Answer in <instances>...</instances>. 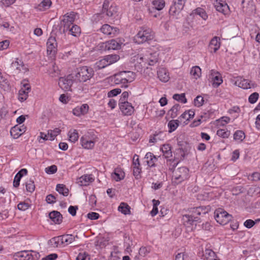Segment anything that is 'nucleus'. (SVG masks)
Returning <instances> with one entry per match:
<instances>
[{
  "label": "nucleus",
  "instance_id": "obj_54",
  "mask_svg": "<svg viewBox=\"0 0 260 260\" xmlns=\"http://www.w3.org/2000/svg\"><path fill=\"white\" fill-rule=\"evenodd\" d=\"M204 98L200 95L197 96L194 100V104L196 106L200 107L203 105Z\"/></svg>",
  "mask_w": 260,
  "mask_h": 260
},
{
  "label": "nucleus",
  "instance_id": "obj_62",
  "mask_svg": "<svg viewBox=\"0 0 260 260\" xmlns=\"http://www.w3.org/2000/svg\"><path fill=\"white\" fill-rule=\"evenodd\" d=\"M255 224V222L252 219H247L244 223V225L247 228L250 229Z\"/></svg>",
  "mask_w": 260,
  "mask_h": 260
},
{
  "label": "nucleus",
  "instance_id": "obj_41",
  "mask_svg": "<svg viewBox=\"0 0 260 260\" xmlns=\"http://www.w3.org/2000/svg\"><path fill=\"white\" fill-rule=\"evenodd\" d=\"M245 138V134L242 131H237L234 134V139L238 143L242 142Z\"/></svg>",
  "mask_w": 260,
  "mask_h": 260
},
{
  "label": "nucleus",
  "instance_id": "obj_5",
  "mask_svg": "<svg viewBox=\"0 0 260 260\" xmlns=\"http://www.w3.org/2000/svg\"><path fill=\"white\" fill-rule=\"evenodd\" d=\"M120 57L117 54H110L104 56L96 61L94 65L96 70H100L106 68L118 61Z\"/></svg>",
  "mask_w": 260,
  "mask_h": 260
},
{
  "label": "nucleus",
  "instance_id": "obj_7",
  "mask_svg": "<svg viewBox=\"0 0 260 260\" xmlns=\"http://www.w3.org/2000/svg\"><path fill=\"white\" fill-rule=\"evenodd\" d=\"M214 217L216 221L220 224H226L232 218L231 215L221 209H218L214 212Z\"/></svg>",
  "mask_w": 260,
  "mask_h": 260
},
{
  "label": "nucleus",
  "instance_id": "obj_36",
  "mask_svg": "<svg viewBox=\"0 0 260 260\" xmlns=\"http://www.w3.org/2000/svg\"><path fill=\"white\" fill-rule=\"evenodd\" d=\"M194 115V111L190 110H188V111H185L183 114H182L179 117V119L181 121H182L184 119L186 121H188L190 119L193 118Z\"/></svg>",
  "mask_w": 260,
  "mask_h": 260
},
{
  "label": "nucleus",
  "instance_id": "obj_26",
  "mask_svg": "<svg viewBox=\"0 0 260 260\" xmlns=\"http://www.w3.org/2000/svg\"><path fill=\"white\" fill-rule=\"evenodd\" d=\"M125 173L121 168H116L111 174L112 178L116 181H120L124 178Z\"/></svg>",
  "mask_w": 260,
  "mask_h": 260
},
{
  "label": "nucleus",
  "instance_id": "obj_18",
  "mask_svg": "<svg viewBox=\"0 0 260 260\" xmlns=\"http://www.w3.org/2000/svg\"><path fill=\"white\" fill-rule=\"evenodd\" d=\"M94 180V178L92 175H84L77 179V183L80 186H87Z\"/></svg>",
  "mask_w": 260,
  "mask_h": 260
},
{
  "label": "nucleus",
  "instance_id": "obj_1",
  "mask_svg": "<svg viewBox=\"0 0 260 260\" xmlns=\"http://www.w3.org/2000/svg\"><path fill=\"white\" fill-rule=\"evenodd\" d=\"M136 78V74L132 71H121L111 77V81L115 84L120 85L122 87L127 88L128 84Z\"/></svg>",
  "mask_w": 260,
  "mask_h": 260
},
{
  "label": "nucleus",
  "instance_id": "obj_14",
  "mask_svg": "<svg viewBox=\"0 0 260 260\" xmlns=\"http://www.w3.org/2000/svg\"><path fill=\"white\" fill-rule=\"evenodd\" d=\"M187 0H174V3L170 9V13L172 15L178 14L184 8Z\"/></svg>",
  "mask_w": 260,
  "mask_h": 260
},
{
  "label": "nucleus",
  "instance_id": "obj_43",
  "mask_svg": "<svg viewBox=\"0 0 260 260\" xmlns=\"http://www.w3.org/2000/svg\"><path fill=\"white\" fill-rule=\"evenodd\" d=\"M56 190L64 196H67L69 194V189L63 184H58L56 185Z\"/></svg>",
  "mask_w": 260,
  "mask_h": 260
},
{
  "label": "nucleus",
  "instance_id": "obj_59",
  "mask_svg": "<svg viewBox=\"0 0 260 260\" xmlns=\"http://www.w3.org/2000/svg\"><path fill=\"white\" fill-rule=\"evenodd\" d=\"M230 118L226 116H223L218 120V125H224L230 122Z\"/></svg>",
  "mask_w": 260,
  "mask_h": 260
},
{
  "label": "nucleus",
  "instance_id": "obj_48",
  "mask_svg": "<svg viewBox=\"0 0 260 260\" xmlns=\"http://www.w3.org/2000/svg\"><path fill=\"white\" fill-rule=\"evenodd\" d=\"M118 210L125 215L128 214L130 212L128 205L124 203H121L120 204L118 207Z\"/></svg>",
  "mask_w": 260,
  "mask_h": 260
},
{
  "label": "nucleus",
  "instance_id": "obj_32",
  "mask_svg": "<svg viewBox=\"0 0 260 260\" xmlns=\"http://www.w3.org/2000/svg\"><path fill=\"white\" fill-rule=\"evenodd\" d=\"M160 150L163 153V155L166 158H170L172 156L171 147L169 144H164L161 146Z\"/></svg>",
  "mask_w": 260,
  "mask_h": 260
},
{
  "label": "nucleus",
  "instance_id": "obj_9",
  "mask_svg": "<svg viewBox=\"0 0 260 260\" xmlns=\"http://www.w3.org/2000/svg\"><path fill=\"white\" fill-rule=\"evenodd\" d=\"M232 81L235 85L243 89H249L254 86L252 81L240 76L234 77Z\"/></svg>",
  "mask_w": 260,
  "mask_h": 260
},
{
  "label": "nucleus",
  "instance_id": "obj_51",
  "mask_svg": "<svg viewBox=\"0 0 260 260\" xmlns=\"http://www.w3.org/2000/svg\"><path fill=\"white\" fill-rule=\"evenodd\" d=\"M60 132L59 128H55L54 130L48 131V134L50 136L49 140H53L56 136H57Z\"/></svg>",
  "mask_w": 260,
  "mask_h": 260
},
{
  "label": "nucleus",
  "instance_id": "obj_24",
  "mask_svg": "<svg viewBox=\"0 0 260 260\" xmlns=\"http://www.w3.org/2000/svg\"><path fill=\"white\" fill-rule=\"evenodd\" d=\"M14 258L16 260H34L30 253L27 251H23L16 253Z\"/></svg>",
  "mask_w": 260,
  "mask_h": 260
},
{
  "label": "nucleus",
  "instance_id": "obj_56",
  "mask_svg": "<svg viewBox=\"0 0 260 260\" xmlns=\"http://www.w3.org/2000/svg\"><path fill=\"white\" fill-rule=\"evenodd\" d=\"M121 90L120 88H115L109 91L108 92V96L109 98H112L116 96L118 94L120 93Z\"/></svg>",
  "mask_w": 260,
  "mask_h": 260
},
{
  "label": "nucleus",
  "instance_id": "obj_60",
  "mask_svg": "<svg viewBox=\"0 0 260 260\" xmlns=\"http://www.w3.org/2000/svg\"><path fill=\"white\" fill-rule=\"evenodd\" d=\"M248 179L254 181L260 180V173L258 172H254L248 176Z\"/></svg>",
  "mask_w": 260,
  "mask_h": 260
},
{
  "label": "nucleus",
  "instance_id": "obj_15",
  "mask_svg": "<svg viewBox=\"0 0 260 260\" xmlns=\"http://www.w3.org/2000/svg\"><path fill=\"white\" fill-rule=\"evenodd\" d=\"M118 8L115 4H112L110 5L108 1H105L103 6V11L106 13L108 16H112L117 12Z\"/></svg>",
  "mask_w": 260,
  "mask_h": 260
},
{
  "label": "nucleus",
  "instance_id": "obj_27",
  "mask_svg": "<svg viewBox=\"0 0 260 260\" xmlns=\"http://www.w3.org/2000/svg\"><path fill=\"white\" fill-rule=\"evenodd\" d=\"M147 165L150 167L155 166V163L157 158L151 152H147L144 157Z\"/></svg>",
  "mask_w": 260,
  "mask_h": 260
},
{
  "label": "nucleus",
  "instance_id": "obj_2",
  "mask_svg": "<svg viewBox=\"0 0 260 260\" xmlns=\"http://www.w3.org/2000/svg\"><path fill=\"white\" fill-rule=\"evenodd\" d=\"M94 75L93 69L87 66H83L77 69L73 75L75 82H85L90 80Z\"/></svg>",
  "mask_w": 260,
  "mask_h": 260
},
{
  "label": "nucleus",
  "instance_id": "obj_23",
  "mask_svg": "<svg viewBox=\"0 0 260 260\" xmlns=\"http://www.w3.org/2000/svg\"><path fill=\"white\" fill-rule=\"evenodd\" d=\"M216 10L223 14H225L229 10V6L224 0H217L215 3Z\"/></svg>",
  "mask_w": 260,
  "mask_h": 260
},
{
  "label": "nucleus",
  "instance_id": "obj_28",
  "mask_svg": "<svg viewBox=\"0 0 260 260\" xmlns=\"http://www.w3.org/2000/svg\"><path fill=\"white\" fill-rule=\"evenodd\" d=\"M220 39L217 37H214L210 41L209 48L211 51L216 52L220 48Z\"/></svg>",
  "mask_w": 260,
  "mask_h": 260
},
{
  "label": "nucleus",
  "instance_id": "obj_38",
  "mask_svg": "<svg viewBox=\"0 0 260 260\" xmlns=\"http://www.w3.org/2000/svg\"><path fill=\"white\" fill-rule=\"evenodd\" d=\"M68 135L69 141L73 143L76 142L79 138L78 133L76 129H71L68 132Z\"/></svg>",
  "mask_w": 260,
  "mask_h": 260
},
{
  "label": "nucleus",
  "instance_id": "obj_17",
  "mask_svg": "<svg viewBox=\"0 0 260 260\" xmlns=\"http://www.w3.org/2000/svg\"><path fill=\"white\" fill-rule=\"evenodd\" d=\"M145 61L146 66H154L158 61V54L156 52H152L147 51L145 53Z\"/></svg>",
  "mask_w": 260,
  "mask_h": 260
},
{
  "label": "nucleus",
  "instance_id": "obj_53",
  "mask_svg": "<svg viewBox=\"0 0 260 260\" xmlns=\"http://www.w3.org/2000/svg\"><path fill=\"white\" fill-rule=\"evenodd\" d=\"M173 99L184 104L187 102L184 93L181 94H175L173 95Z\"/></svg>",
  "mask_w": 260,
  "mask_h": 260
},
{
  "label": "nucleus",
  "instance_id": "obj_20",
  "mask_svg": "<svg viewBox=\"0 0 260 260\" xmlns=\"http://www.w3.org/2000/svg\"><path fill=\"white\" fill-rule=\"evenodd\" d=\"M30 86L28 84H24L23 87L18 92V100L22 102L25 101L28 97V93L30 91Z\"/></svg>",
  "mask_w": 260,
  "mask_h": 260
},
{
  "label": "nucleus",
  "instance_id": "obj_25",
  "mask_svg": "<svg viewBox=\"0 0 260 260\" xmlns=\"http://www.w3.org/2000/svg\"><path fill=\"white\" fill-rule=\"evenodd\" d=\"M157 76L159 80L164 82L169 81L170 77L168 71L165 68H159L157 71Z\"/></svg>",
  "mask_w": 260,
  "mask_h": 260
},
{
  "label": "nucleus",
  "instance_id": "obj_8",
  "mask_svg": "<svg viewBox=\"0 0 260 260\" xmlns=\"http://www.w3.org/2000/svg\"><path fill=\"white\" fill-rule=\"evenodd\" d=\"M74 82L73 75H69L59 79V86L64 91H71L72 86Z\"/></svg>",
  "mask_w": 260,
  "mask_h": 260
},
{
  "label": "nucleus",
  "instance_id": "obj_61",
  "mask_svg": "<svg viewBox=\"0 0 260 260\" xmlns=\"http://www.w3.org/2000/svg\"><path fill=\"white\" fill-rule=\"evenodd\" d=\"M22 178V175L17 174L15 175L13 181V186L15 187H17L20 184V181Z\"/></svg>",
  "mask_w": 260,
  "mask_h": 260
},
{
  "label": "nucleus",
  "instance_id": "obj_52",
  "mask_svg": "<svg viewBox=\"0 0 260 260\" xmlns=\"http://www.w3.org/2000/svg\"><path fill=\"white\" fill-rule=\"evenodd\" d=\"M217 135L219 137L226 138L230 135V132L223 129H220L217 131Z\"/></svg>",
  "mask_w": 260,
  "mask_h": 260
},
{
  "label": "nucleus",
  "instance_id": "obj_39",
  "mask_svg": "<svg viewBox=\"0 0 260 260\" xmlns=\"http://www.w3.org/2000/svg\"><path fill=\"white\" fill-rule=\"evenodd\" d=\"M69 34L73 36L78 37L81 34V29L79 26L77 25H73L68 30Z\"/></svg>",
  "mask_w": 260,
  "mask_h": 260
},
{
  "label": "nucleus",
  "instance_id": "obj_10",
  "mask_svg": "<svg viewBox=\"0 0 260 260\" xmlns=\"http://www.w3.org/2000/svg\"><path fill=\"white\" fill-rule=\"evenodd\" d=\"M11 70L15 74H18L20 72L25 73L28 69L24 64L23 62L18 58H16L11 64Z\"/></svg>",
  "mask_w": 260,
  "mask_h": 260
},
{
  "label": "nucleus",
  "instance_id": "obj_33",
  "mask_svg": "<svg viewBox=\"0 0 260 260\" xmlns=\"http://www.w3.org/2000/svg\"><path fill=\"white\" fill-rule=\"evenodd\" d=\"M190 74L193 79H198L201 76V69L199 66L193 67L191 69Z\"/></svg>",
  "mask_w": 260,
  "mask_h": 260
},
{
  "label": "nucleus",
  "instance_id": "obj_35",
  "mask_svg": "<svg viewBox=\"0 0 260 260\" xmlns=\"http://www.w3.org/2000/svg\"><path fill=\"white\" fill-rule=\"evenodd\" d=\"M62 246L68 245L75 240V237L72 235L61 236Z\"/></svg>",
  "mask_w": 260,
  "mask_h": 260
},
{
  "label": "nucleus",
  "instance_id": "obj_44",
  "mask_svg": "<svg viewBox=\"0 0 260 260\" xmlns=\"http://www.w3.org/2000/svg\"><path fill=\"white\" fill-rule=\"evenodd\" d=\"M208 212V209L205 207H198L194 208L192 212L194 215H202Z\"/></svg>",
  "mask_w": 260,
  "mask_h": 260
},
{
  "label": "nucleus",
  "instance_id": "obj_11",
  "mask_svg": "<svg viewBox=\"0 0 260 260\" xmlns=\"http://www.w3.org/2000/svg\"><path fill=\"white\" fill-rule=\"evenodd\" d=\"M95 140L94 138H90L88 134L83 136L80 138V144L82 147L86 149H92L95 145Z\"/></svg>",
  "mask_w": 260,
  "mask_h": 260
},
{
  "label": "nucleus",
  "instance_id": "obj_40",
  "mask_svg": "<svg viewBox=\"0 0 260 260\" xmlns=\"http://www.w3.org/2000/svg\"><path fill=\"white\" fill-rule=\"evenodd\" d=\"M203 256L207 260H213L217 257L215 252L211 249H206L204 252Z\"/></svg>",
  "mask_w": 260,
  "mask_h": 260
},
{
  "label": "nucleus",
  "instance_id": "obj_3",
  "mask_svg": "<svg viewBox=\"0 0 260 260\" xmlns=\"http://www.w3.org/2000/svg\"><path fill=\"white\" fill-rule=\"evenodd\" d=\"M154 32L148 27H141L134 37V41L138 44H142L153 39Z\"/></svg>",
  "mask_w": 260,
  "mask_h": 260
},
{
  "label": "nucleus",
  "instance_id": "obj_64",
  "mask_svg": "<svg viewBox=\"0 0 260 260\" xmlns=\"http://www.w3.org/2000/svg\"><path fill=\"white\" fill-rule=\"evenodd\" d=\"M57 258V254L56 253L50 254L43 257L42 260H55Z\"/></svg>",
  "mask_w": 260,
  "mask_h": 260
},
{
  "label": "nucleus",
  "instance_id": "obj_19",
  "mask_svg": "<svg viewBox=\"0 0 260 260\" xmlns=\"http://www.w3.org/2000/svg\"><path fill=\"white\" fill-rule=\"evenodd\" d=\"M25 131L26 127L24 125H16L11 128L10 133L14 138L16 139L22 135Z\"/></svg>",
  "mask_w": 260,
  "mask_h": 260
},
{
  "label": "nucleus",
  "instance_id": "obj_55",
  "mask_svg": "<svg viewBox=\"0 0 260 260\" xmlns=\"http://www.w3.org/2000/svg\"><path fill=\"white\" fill-rule=\"evenodd\" d=\"M259 97V94L257 92H254L250 95L248 98L249 102L251 104L256 103Z\"/></svg>",
  "mask_w": 260,
  "mask_h": 260
},
{
  "label": "nucleus",
  "instance_id": "obj_30",
  "mask_svg": "<svg viewBox=\"0 0 260 260\" xmlns=\"http://www.w3.org/2000/svg\"><path fill=\"white\" fill-rule=\"evenodd\" d=\"M52 5L51 0H43L36 8L40 11H44L49 9Z\"/></svg>",
  "mask_w": 260,
  "mask_h": 260
},
{
  "label": "nucleus",
  "instance_id": "obj_49",
  "mask_svg": "<svg viewBox=\"0 0 260 260\" xmlns=\"http://www.w3.org/2000/svg\"><path fill=\"white\" fill-rule=\"evenodd\" d=\"M48 73L50 76L56 77L59 74V70L55 64H52L51 67L48 70Z\"/></svg>",
  "mask_w": 260,
  "mask_h": 260
},
{
  "label": "nucleus",
  "instance_id": "obj_31",
  "mask_svg": "<svg viewBox=\"0 0 260 260\" xmlns=\"http://www.w3.org/2000/svg\"><path fill=\"white\" fill-rule=\"evenodd\" d=\"M133 60L136 63H139L142 68L146 67L145 54L135 55L134 56Z\"/></svg>",
  "mask_w": 260,
  "mask_h": 260
},
{
  "label": "nucleus",
  "instance_id": "obj_21",
  "mask_svg": "<svg viewBox=\"0 0 260 260\" xmlns=\"http://www.w3.org/2000/svg\"><path fill=\"white\" fill-rule=\"evenodd\" d=\"M57 43L55 38L50 37L47 42V51L49 54H54L56 51Z\"/></svg>",
  "mask_w": 260,
  "mask_h": 260
},
{
  "label": "nucleus",
  "instance_id": "obj_45",
  "mask_svg": "<svg viewBox=\"0 0 260 260\" xmlns=\"http://www.w3.org/2000/svg\"><path fill=\"white\" fill-rule=\"evenodd\" d=\"M179 120H172L168 123V127L170 129L169 132H172L176 130L179 125Z\"/></svg>",
  "mask_w": 260,
  "mask_h": 260
},
{
  "label": "nucleus",
  "instance_id": "obj_6",
  "mask_svg": "<svg viewBox=\"0 0 260 260\" xmlns=\"http://www.w3.org/2000/svg\"><path fill=\"white\" fill-rule=\"evenodd\" d=\"M75 19V14L74 12L68 13L62 16L61 20L60 25L63 28V32H66L73 25Z\"/></svg>",
  "mask_w": 260,
  "mask_h": 260
},
{
  "label": "nucleus",
  "instance_id": "obj_16",
  "mask_svg": "<svg viewBox=\"0 0 260 260\" xmlns=\"http://www.w3.org/2000/svg\"><path fill=\"white\" fill-rule=\"evenodd\" d=\"M119 106L120 111L124 115H131L134 112V107L127 101L120 102Z\"/></svg>",
  "mask_w": 260,
  "mask_h": 260
},
{
  "label": "nucleus",
  "instance_id": "obj_4",
  "mask_svg": "<svg viewBox=\"0 0 260 260\" xmlns=\"http://www.w3.org/2000/svg\"><path fill=\"white\" fill-rule=\"evenodd\" d=\"M188 178L189 170L186 167H179L173 171L172 180L174 184H178Z\"/></svg>",
  "mask_w": 260,
  "mask_h": 260
},
{
  "label": "nucleus",
  "instance_id": "obj_42",
  "mask_svg": "<svg viewBox=\"0 0 260 260\" xmlns=\"http://www.w3.org/2000/svg\"><path fill=\"white\" fill-rule=\"evenodd\" d=\"M153 8L158 10H161L165 6V2L164 0H154L152 2Z\"/></svg>",
  "mask_w": 260,
  "mask_h": 260
},
{
  "label": "nucleus",
  "instance_id": "obj_58",
  "mask_svg": "<svg viewBox=\"0 0 260 260\" xmlns=\"http://www.w3.org/2000/svg\"><path fill=\"white\" fill-rule=\"evenodd\" d=\"M30 205L26 202H20L17 205V208L19 210L25 211L29 208Z\"/></svg>",
  "mask_w": 260,
  "mask_h": 260
},
{
  "label": "nucleus",
  "instance_id": "obj_50",
  "mask_svg": "<svg viewBox=\"0 0 260 260\" xmlns=\"http://www.w3.org/2000/svg\"><path fill=\"white\" fill-rule=\"evenodd\" d=\"M26 189L28 192H32L35 189V186L34 184V181L31 179H29L25 183Z\"/></svg>",
  "mask_w": 260,
  "mask_h": 260
},
{
  "label": "nucleus",
  "instance_id": "obj_57",
  "mask_svg": "<svg viewBox=\"0 0 260 260\" xmlns=\"http://www.w3.org/2000/svg\"><path fill=\"white\" fill-rule=\"evenodd\" d=\"M57 170L55 165H52L45 168V172L48 174H52L56 172Z\"/></svg>",
  "mask_w": 260,
  "mask_h": 260
},
{
  "label": "nucleus",
  "instance_id": "obj_22",
  "mask_svg": "<svg viewBox=\"0 0 260 260\" xmlns=\"http://www.w3.org/2000/svg\"><path fill=\"white\" fill-rule=\"evenodd\" d=\"M121 45L116 40L112 39L103 43V47L105 50H117L120 48Z\"/></svg>",
  "mask_w": 260,
  "mask_h": 260
},
{
  "label": "nucleus",
  "instance_id": "obj_29",
  "mask_svg": "<svg viewBox=\"0 0 260 260\" xmlns=\"http://www.w3.org/2000/svg\"><path fill=\"white\" fill-rule=\"evenodd\" d=\"M50 219L55 223L59 224L62 221V215L58 212L53 211L49 214Z\"/></svg>",
  "mask_w": 260,
  "mask_h": 260
},
{
  "label": "nucleus",
  "instance_id": "obj_63",
  "mask_svg": "<svg viewBox=\"0 0 260 260\" xmlns=\"http://www.w3.org/2000/svg\"><path fill=\"white\" fill-rule=\"evenodd\" d=\"M99 214L96 212H90L87 214V217L91 220H95L99 218Z\"/></svg>",
  "mask_w": 260,
  "mask_h": 260
},
{
  "label": "nucleus",
  "instance_id": "obj_47",
  "mask_svg": "<svg viewBox=\"0 0 260 260\" xmlns=\"http://www.w3.org/2000/svg\"><path fill=\"white\" fill-rule=\"evenodd\" d=\"M193 14L200 16L204 20H206L208 18V15H207L205 11L201 8H198L194 10Z\"/></svg>",
  "mask_w": 260,
  "mask_h": 260
},
{
  "label": "nucleus",
  "instance_id": "obj_46",
  "mask_svg": "<svg viewBox=\"0 0 260 260\" xmlns=\"http://www.w3.org/2000/svg\"><path fill=\"white\" fill-rule=\"evenodd\" d=\"M180 106L179 104H175L169 111V113L172 118L176 117L178 115V112L180 109Z\"/></svg>",
  "mask_w": 260,
  "mask_h": 260
},
{
  "label": "nucleus",
  "instance_id": "obj_34",
  "mask_svg": "<svg viewBox=\"0 0 260 260\" xmlns=\"http://www.w3.org/2000/svg\"><path fill=\"white\" fill-rule=\"evenodd\" d=\"M49 244L53 247H62L61 236L52 238L49 240Z\"/></svg>",
  "mask_w": 260,
  "mask_h": 260
},
{
  "label": "nucleus",
  "instance_id": "obj_37",
  "mask_svg": "<svg viewBox=\"0 0 260 260\" xmlns=\"http://www.w3.org/2000/svg\"><path fill=\"white\" fill-rule=\"evenodd\" d=\"M184 224L186 225H189L197 220V217H194L193 215H185L182 217Z\"/></svg>",
  "mask_w": 260,
  "mask_h": 260
},
{
  "label": "nucleus",
  "instance_id": "obj_12",
  "mask_svg": "<svg viewBox=\"0 0 260 260\" xmlns=\"http://www.w3.org/2000/svg\"><path fill=\"white\" fill-rule=\"evenodd\" d=\"M209 78L214 87H218L223 82L221 74L214 70L210 71Z\"/></svg>",
  "mask_w": 260,
  "mask_h": 260
},
{
  "label": "nucleus",
  "instance_id": "obj_13",
  "mask_svg": "<svg viewBox=\"0 0 260 260\" xmlns=\"http://www.w3.org/2000/svg\"><path fill=\"white\" fill-rule=\"evenodd\" d=\"M100 31L105 35L110 37H114L119 32V30L117 27L110 26L109 24H104L100 28Z\"/></svg>",
  "mask_w": 260,
  "mask_h": 260
}]
</instances>
